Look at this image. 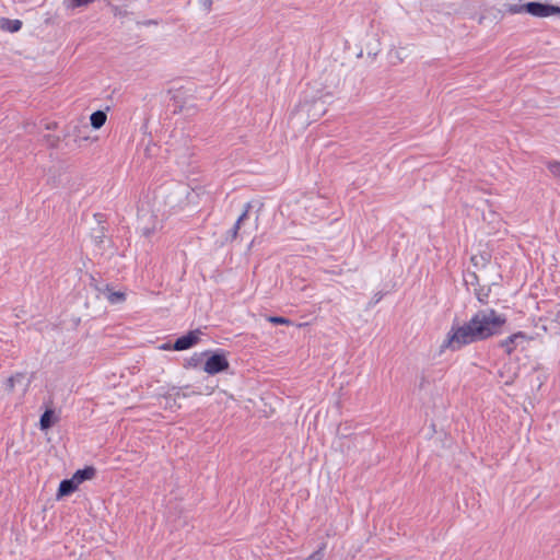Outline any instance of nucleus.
I'll use <instances>...</instances> for the list:
<instances>
[{"label": "nucleus", "instance_id": "15", "mask_svg": "<svg viewBox=\"0 0 560 560\" xmlns=\"http://www.w3.org/2000/svg\"><path fill=\"white\" fill-rule=\"evenodd\" d=\"M267 320L275 325H290V319L281 316H269L267 317Z\"/></svg>", "mask_w": 560, "mask_h": 560}, {"label": "nucleus", "instance_id": "9", "mask_svg": "<svg viewBox=\"0 0 560 560\" xmlns=\"http://www.w3.org/2000/svg\"><path fill=\"white\" fill-rule=\"evenodd\" d=\"M104 295L112 304L122 303L126 300V294L124 292L113 291L108 288L104 291Z\"/></svg>", "mask_w": 560, "mask_h": 560}, {"label": "nucleus", "instance_id": "7", "mask_svg": "<svg viewBox=\"0 0 560 560\" xmlns=\"http://www.w3.org/2000/svg\"><path fill=\"white\" fill-rule=\"evenodd\" d=\"M22 27V21L14 19H7L2 18L0 19V28L10 33H15L20 31Z\"/></svg>", "mask_w": 560, "mask_h": 560}, {"label": "nucleus", "instance_id": "1", "mask_svg": "<svg viewBox=\"0 0 560 560\" xmlns=\"http://www.w3.org/2000/svg\"><path fill=\"white\" fill-rule=\"evenodd\" d=\"M505 323V315L498 313L495 310H479L464 325L452 326L442 348L456 351L464 346L486 340L499 335Z\"/></svg>", "mask_w": 560, "mask_h": 560}, {"label": "nucleus", "instance_id": "16", "mask_svg": "<svg viewBox=\"0 0 560 560\" xmlns=\"http://www.w3.org/2000/svg\"><path fill=\"white\" fill-rule=\"evenodd\" d=\"M208 354H209V352H207V351H206V352H202V353H200V354L195 353V354L189 359V361H188V365H189V366H194V368H195V366H197V365L201 362L202 357H206V355H208Z\"/></svg>", "mask_w": 560, "mask_h": 560}, {"label": "nucleus", "instance_id": "13", "mask_svg": "<svg viewBox=\"0 0 560 560\" xmlns=\"http://www.w3.org/2000/svg\"><path fill=\"white\" fill-rule=\"evenodd\" d=\"M81 129H83L85 131L88 129V126L85 124L80 125L79 122H77L74 125H70L67 135L74 136L77 138H82V139L86 140L88 139L86 136H81Z\"/></svg>", "mask_w": 560, "mask_h": 560}, {"label": "nucleus", "instance_id": "11", "mask_svg": "<svg viewBox=\"0 0 560 560\" xmlns=\"http://www.w3.org/2000/svg\"><path fill=\"white\" fill-rule=\"evenodd\" d=\"M250 208H252V205L249 202H247L245 205L244 211L242 212V214L237 218L236 222L234 223V226L232 229L233 237H235L237 235V233H238V231L241 229L242 223L244 222V220L248 215V211H249Z\"/></svg>", "mask_w": 560, "mask_h": 560}, {"label": "nucleus", "instance_id": "19", "mask_svg": "<svg viewBox=\"0 0 560 560\" xmlns=\"http://www.w3.org/2000/svg\"><path fill=\"white\" fill-rule=\"evenodd\" d=\"M478 301L482 304H486L488 301V292H483L482 290L476 293Z\"/></svg>", "mask_w": 560, "mask_h": 560}, {"label": "nucleus", "instance_id": "10", "mask_svg": "<svg viewBox=\"0 0 560 560\" xmlns=\"http://www.w3.org/2000/svg\"><path fill=\"white\" fill-rule=\"evenodd\" d=\"M201 394L200 392H182V388H176V387H173L166 395V398H173L174 400L176 398H187V397H190L191 395H199Z\"/></svg>", "mask_w": 560, "mask_h": 560}, {"label": "nucleus", "instance_id": "8", "mask_svg": "<svg viewBox=\"0 0 560 560\" xmlns=\"http://www.w3.org/2000/svg\"><path fill=\"white\" fill-rule=\"evenodd\" d=\"M106 119H107V116H106L105 112L96 110V112L92 113V115L90 117L91 126L94 129H100L101 127H103L105 125Z\"/></svg>", "mask_w": 560, "mask_h": 560}, {"label": "nucleus", "instance_id": "21", "mask_svg": "<svg viewBox=\"0 0 560 560\" xmlns=\"http://www.w3.org/2000/svg\"><path fill=\"white\" fill-rule=\"evenodd\" d=\"M304 110H305V105H304V106H302V107L299 109V114H302Z\"/></svg>", "mask_w": 560, "mask_h": 560}, {"label": "nucleus", "instance_id": "2", "mask_svg": "<svg viewBox=\"0 0 560 560\" xmlns=\"http://www.w3.org/2000/svg\"><path fill=\"white\" fill-rule=\"evenodd\" d=\"M506 11L511 14L528 13L535 18L560 15V7L541 2L509 4L506 5Z\"/></svg>", "mask_w": 560, "mask_h": 560}, {"label": "nucleus", "instance_id": "14", "mask_svg": "<svg viewBox=\"0 0 560 560\" xmlns=\"http://www.w3.org/2000/svg\"><path fill=\"white\" fill-rule=\"evenodd\" d=\"M52 410H46L39 419V425L42 430H47L52 424Z\"/></svg>", "mask_w": 560, "mask_h": 560}, {"label": "nucleus", "instance_id": "5", "mask_svg": "<svg viewBox=\"0 0 560 560\" xmlns=\"http://www.w3.org/2000/svg\"><path fill=\"white\" fill-rule=\"evenodd\" d=\"M525 340H527L526 334L523 331H517L502 340L500 346L504 349L506 354H511L516 349L518 343Z\"/></svg>", "mask_w": 560, "mask_h": 560}, {"label": "nucleus", "instance_id": "18", "mask_svg": "<svg viewBox=\"0 0 560 560\" xmlns=\"http://www.w3.org/2000/svg\"><path fill=\"white\" fill-rule=\"evenodd\" d=\"M24 378L25 377L23 374H16L8 380V384L10 388H13L16 383H21L22 381H24Z\"/></svg>", "mask_w": 560, "mask_h": 560}, {"label": "nucleus", "instance_id": "4", "mask_svg": "<svg viewBox=\"0 0 560 560\" xmlns=\"http://www.w3.org/2000/svg\"><path fill=\"white\" fill-rule=\"evenodd\" d=\"M198 340H199V332L197 330L190 331L187 335L177 338L173 348L176 351L187 350V349L191 348L192 346H195L198 342Z\"/></svg>", "mask_w": 560, "mask_h": 560}, {"label": "nucleus", "instance_id": "17", "mask_svg": "<svg viewBox=\"0 0 560 560\" xmlns=\"http://www.w3.org/2000/svg\"><path fill=\"white\" fill-rule=\"evenodd\" d=\"M548 170L551 172L553 176L560 178V162H549Z\"/></svg>", "mask_w": 560, "mask_h": 560}, {"label": "nucleus", "instance_id": "3", "mask_svg": "<svg viewBox=\"0 0 560 560\" xmlns=\"http://www.w3.org/2000/svg\"><path fill=\"white\" fill-rule=\"evenodd\" d=\"M229 361L224 353L210 354L205 364L203 371L209 375H214L229 369Z\"/></svg>", "mask_w": 560, "mask_h": 560}, {"label": "nucleus", "instance_id": "22", "mask_svg": "<svg viewBox=\"0 0 560 560\" xmlns=\"http://www.w3.org/2000/svg\"><path fill=\"white\" fill-rule=\"evenodd\" d=\"M206 3L208 5V8H210L211 3H212V0H206Z\"/></svg>", "mask_w": 560, "mask_h": 560}, {"label": "nucleus", "instance_id": "6", "mask_svg": "<svg viewBox=\"0 0 560 560\" xmlns=\"http://www.w3.org/2000/svg\"><path fill=\"white\" fill-rule=\"evenodd\" d=\"M78 486H79V483L77 482V480L73 477L71 479H65L59 485L58 495L59 497L69 495L77 490Z\"/></svg>", "mask_w": 560, "mask_h": 560}, {"label": "nucleus", "instance_id": "20", "mask_svg": "<svg viewBox=\"0 0 560 560\" xmlns=\"http://www.w3.org/2000/svg\"><path fill=\"white\" fill-rule=\"evenodd\" d=\"M74 2L75 5L78 7H81V5H86L91 2H93L94 0H72Z\"/></svg>", "mask_w": 560, "mask_h": 560}, {"label": "nucleus", "instance_id": "12", "mask_svg": "<svg viewBox=\"0 0 560 560\" xmlns=\"http://www.w3.org/2000/svg\"><path fill=\"white\" fill-rule=\"evenodd\" d=\"M94 476V469L92 467L80 469L74 475L73 478L80 485L84 480L91 479Z\"/></svg>", "mask_w": 560, "mask_h": 560}]
</instances>
